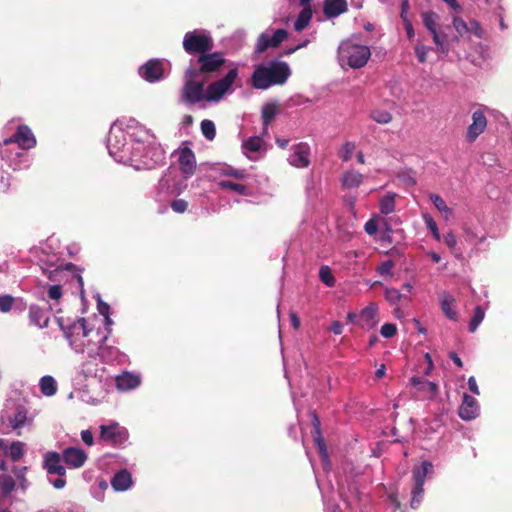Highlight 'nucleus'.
Returning a JSON list of instances; mask_svg holds the SVG:
<instances>
[{"mask_svg": "<svg viewBox=\"0 0 512 512\" xmlns=\"http://www.w3.org/2000/svg\"><path fill=\"white\" fill-rule=\"evenodd\" d=\"M238 76V69L233 68L221 79L210 83L205 89L208 81H197L189 85H183L180 92L181 102L187 105H194L203 100L217 102L230 89Z\"/></svg>", "mask_w": 512, "mask_h": 512, "instance_id": "f257e3e1", "label": "nucleus"}, {"mask_svg": "<svg viewBox=\"0 0 512 512\" xmlns=\"http://www.w3.org/2000/svg\"><path fill=\"white\" fill-rule=\"evenodd\" d=\"M226 59L222 52H206L198 56L195 64H191L184 72L183 85L197 81H209L216 76L224 66Z\"/></svg>", "mask_w": 512, "mask_h": 512, "instance_id": "f03ea898", "label": "nucleus"}, {"mask_svg": "<svg viewBox=\"0 0 512 512\" xmlns=\"http://www.w3.org/2000/svg\"><path fill=\"white\" fill-rule=\"evenodd\" d=\"M291 75L289 65L283 61H271L268 65H258L251 77L256 89L265 90L273 85H283Z\"/></svg>", "mask_w": 512, "mask_h": 512, "instance_id": "7ed1b4c3", "label": "nucleus"}, {"mask_svg": "<svg viewBox=\"0 0 512 512\" xmlns=\"http://www.w3.org/2000/svg\"><path fill=\"white\" fill-rule=\"evenodd\" d=\"M183 49L189 55H203L214 47L211 35L206 31L193 30L184 35Z\"/></svg>", "mask_w": 512, "mask_h": 512, "instance_id": "20e7f679", "label": "nucleus"}, {"mask_svg": "<svg viewBox=\"0 0 512 512\" xmlns=\"http://www.w3.org/2000/svg\"><path fill=\"white\" fill-rule=\"evenodd\" d=\"M341 54L348 59V65L352 68L364 67L370 56L371 52L367 46L346 43L340 48Z\"/></svg>", "mask_w": 512, "mask_h": 512, "instance_id": "39448f33", "label": "nucleus"}, {"mask_svg": "<svg viewBox=\"0 0 512 512\" xmlns=\"http://www.w3.org/2000/svg\"><path fill=\"white\" fill-rule=\"evenodd\" d=\"M433 472V465L429 461H423L421 466L413 468L414 487L412 489L411 507L416 508L415 504H419L421 496L424 492L423 486L427 475Z\"/></svg>", "mask_w": 512, "mask_h": 512, "instance_id": "423d86ee", "label": "nucleus"}, {"mask_svg": "<svg viewBox=\"0 0 512 512\" xmlns=\"http://www.w3.org/2000/svg\"><path fill=\"white\" fill-rule=\"evenodd\" d=\"M129 433L126 428L118 423L102 425L100 427V438L114 447H123L127 442Z\"/></svg>", "mask_w": 512, "mask_h": 512, "instance_id": "0eeeda50", "label": "nucleus"}, {"mask_svg": "<svg viewBox=\"0 0 512 512\" xmlns=\"http://www.w3.org/2000/svg\"><path fill=\"white\" fill-rule=\"evenodd\" d=\"M138 72L144 80L154 83L164 78V64L160 59H150L139 68Z\"/></svg>", "mask_w": 512, "mask_h": 512, "instance_id": "6e6552de", "label": "nucleus"}, {"mask_svg": "<svg viewBox=\"0 0 512 512\" xmlns=\"http://www.w3.org/2000/svg\"><path fill=\"white\" fill-rule=\"evenodd\" d=\"M16 143L21 149L28 150L36 145V138L27 125H20L13 136L4 140V144L8 145Z\"/></svg>", "mask_w": 512, "mask_h": 512, "instance_id": "1a4fd4ad", "label": "nucleus"}, {"mask_svg": "<svg viewBox=\"0 0 512 512\" xmlns=\"http://www.w3.org/2000/svg\"><path fill=\"white\" fill-rule=\"evenodd\" d=\"M287 37H288V32L285 29H278V30H276L271 37L266 35V34H264V33H262L258 37L256 51L258 53H263L268 48H276Z\"/></svg>", "mask_w": 512, "mask_h": 512, "instance_id": "9d476101", "label": "nucleus"}, {"mask_svg": "<svg viewBox=\"0 0 512 512\" xmlns=\"http://www.w3.org/2000/svg\"><path fill=\"white\" fill-rule=\"evenodd\" d=\"M179 168L184 178L188 179L194 175L196 171V157L192 149L184 147L179 151Z\"/></svg>", "mask_w": 512, "mask_h": 512, "instance_id": "9b49d317", "label": "nucleus"}, {"mask_svg": "<svg viewBox=\"0 0 512 512\" xmlns=\"http://www.w3.org/2000/svg\"><path fill=\"white\" fill-rule=\"evenodd\" d=\"M487 127V119L480 110L473 112L472 123L467 128L466 139L468 142H474Z\"/></svg>", "mask_w": 512, "mask_h": 512, "instance_id": "f8f14e48", "label": "nucleus"}, {"mask_svg": "<svg viewBox=\"0 0 512 512\" xmlns=\"http://www.w3.org/2000/svg\"><path fill=\"white\" fill-rule=\"evenodd\" d=\"M310 147L307 143H298L292 147V154L289 157L291 165L297 168H305L310 164Z\"/></svg>", "mask_w": 512, "mask_h": 512, "instance_id": "ddd939ff", "label": "nucleus"}, {"mask_svg": "<svg viewBox=\"0 0 512 512\" xmlns=\"http://www.w3.org/2000/svg\"><path fill=\"white\" fill-rule=\"evenodd\" d=\"M62 457L66 465L69 468L74 469L82 467L88 458L85 451L77 447H68L64 449Z\"/></svg>", "mask_w": 512, "mask_h": 512, "instance_id": "4468645a", "label": "nucleus"}, {"mask_svg": "<svg viewBox=\"0 0 512 512\" xmlns=\"http://www.w3.org/2000/svg\"><path fill=\"white\" fill-rule=\"evenodd\" d=\"M62 459V455L58 452H48L44 457V468L47 473L64 476L66 474V469L61 464Z\"/></svg>", "mask_w": 512, "mask_h": 512, "instance_id": "2eb2a0df", "label": "nucleus"}, {"mask_svg": "<svg viewBox=\"0 0 512 512\" xmlns=\"http://www.w3.org/2000/svg\"><path fill=\"white\" fill-rule=\"evenodd\" d=\"M458 414L461 419L466 421L474 419L478 414L477 400L465 393Z\"/></svg>", "mask_w": 512, "mask_h": 512, "instance_id": "dca6fc26", "label": "nucleus"}, {"mask_svg": "<svg viewBox=\"0 0 512 512\" xmlns=\"http://www.w3.org/2000/svg\"><path fill=\"white\" fill-rule=\"evenodd\" d=\"M377 313V306L374 303L369 304L360 312L359 325L367 330L374 328L379 322Z\"/></svg>", "mask_w": 512, "mask_h": 512, "instance_id": "f3484780", "label": "nucleus"}, {"mask_svg": "<svg viewBox=\"0 0 512 512\" xmlns=\"http://www.w3.org/2000/svg\"><path fill=\"white\" fill-rule=\"evenodd\" d=\"M311 1L312 0H299V5L302 7V10L294 23V29L297 32L304 30L312 19L313 11L310 5Z\"/></svg>", "mask_w": 512, "mask_h": 512, "instance_id": "a211bd4d", "label": "nucleus"}, {"mask_svg": "<svg viewBox=\"0 0 512 512\" xmlns=\"http://www.w3.org/2000/svg\"><path fill=\"white\" fill-rule=\"evenodd\" d=\"M348 4L346 0H324L323 13L326 18H336L347 12Z\"/></svg>", "mask_w": 512, "mask_h": 512, "instance_id": "6ab92c4d", "label": "nucleus"}, {"mask_svg": "<svg viewBox=\"0 0 512 512\" xmlns=\"http://www.w3.org/2000/svg\"><path fill=\"white\" fill-rule=\"evenodd\" d=\"M455 303H456V300L451 294H449L447 292H444L442 294V298H441V302H440L441 310L448 319L453 320V321H457V319H458V312L456 310Z\"/></svg>", "mask_w": 512, "mask_h": 512, "instance_id": "aec40b11", "label": "nucleus"}, {"mask_svg": "<svg viewBox=\"0 0 512 512\" xmlns=\"http://www.w3.org/2000/svg\"><path fill=\"white\" fill-rule=\"evenodd\" d=\"M30 323L39 327L45 328L48 326L49 316L48 313L39 306L32 305L29 308Z\"/></svg>", "mask_w": 512, "mask_h": 512, "instance_id": "412c9836", "label": "nucleus"}, {"mask_svg": "<svg viewBox=\"0 0 512 512\" xmlns=\"http://www.w3.org/2000/svg\"><path fill=\"white\" fill-rule=\"evenodd\" d=\"M364 180V176L356 170L344 172L340 178L341 184L346 189L359 187Z\"/></svg>", "mask_w": 512, "mask_h": 512, "instance_id": "4be33fe9", "label": "nucleus"}, {"mask_svg": "<svg viewBox=\"0 0 512 512\" xmlns=\"http://www.w3.org/2000/svg\"><path fill=\"white\" fill-rule=\"evenodd\" d=\"M140 384V378L129 372L117 376L116 386L119 390L126 391L136 388Z\"/></svg>", "mask_w": 512, "mask_h": 512, "instance_id": "5701e85b", "label": "nucleus"}, {"mask_svg": "<svg viewBox=\"0 0 512 512\" xmlns=\"http://www.w3.org/2000/svg\"><path fill=\"white\" fill-rule=\"evenodd\" d=\"M131 484V474L127 470L117 472L111 480V485L116 491H125Z\"/></svg>", "mask_w": 512, "mask_h": 512, "instance_id": "b1692460", "label": "nucleus"}, {"mask_svg": "<svg viewBox=\"0 0 512 512\" xmlns=\"http://www.w3.org/2000/svg\"><path fill=\"white\" fill-rule=\"evenodd\" d=\"M62 320L59 319V323L61 329L64 331L66 338L70 339L74 334V330L80 329L82 331V337H87L90 333V330L87 328V321L85 318H78L70 327H64Z\"/></svg>", "mask_w": 512, "mask_h": 512, "instance_id": "393cba45", "label": "nucleus"}, {"mask_svg": "<svg viewBox=\"0 0 512 512\" xmlns=\"http://www.w3.org/2000/svg\"><path fill=\"white\" fill-rule=\"evenodd\" d=\"M16 488V481L11 475L0 474V499L7 498Z\"/></svg>", "mask_w": 512, "mask_h": 512, "instance_id": "a878e982", "label": "nucleus"}, {"mask_svg": "<svg viewBox=\"0 0 512 512\" xmlns=\"http://www.w3.org/2000/svg\"><path fill=\"white\" fill-rule=\"evenodd\" d=\"M278 112V105L274 102L266 103L262 107V120H263V126L264 129L267 130L268 126L270 125L271 121L274 119Z\"/></svg>", "mask_w": 512, "mask_h": 512, "instance_id": "bb28decb", "label": "nucleus"}, {"mask_svg": "<svg viewBox=\"0 0 512 512\" xmlns=\"http://www.w3.org/2000/svg\"><path fill=\"white\" fill-rule=\"evenodd\" d=\"M40 391L45 396H53L57 392V384L52 376H44L40 380Z\"/></svg>", "mask_w": 512, "mask_h": 512, "instance_id": "cd10ccee", "label": "nucleus"}, {"mask_svg": "<svg viewBox=\"0 0 512 512\" xmlns=\"http://www.w3.org/2000/svg\"><path fill=\"white\" fill-rule=\"evenodd\" d=\"M395 196L396 194L388 193L380 199L379 209L384 215H388L395 210Z\"/></svg>", "mask_w": 512, "mask_h": 512, "instance_id": "c85d7f7f", "label": "nucleus"}, {"mask_svg": "<svg viewBox=\"0 0 512 512\" xmlns=\"http://www.w3.org/2000/svg\"><path fill=\"white\" fill-rule=\"evenodd\" d=\"M422 21L426 29L432 34L437 29V20L439 18L438 14L433 11H426L421 14Z\"/></svg>", "mask_w": 512, "mask_h": 512, "instance_id": "c756f323", "label": "nucleus"}, {"mask_svg": "<svg viewBox=\"0 0 512 512\" xmlns=\"http://www.w3.org/2000/svg\"><path fill=\"white\" fill-rule=\"evenodd\" d=\"M27 420V412L23 407H18L16 413L9 418L11 427L15 430L21 428Z\"/></svg>", "mask_w": 512, "mask_h": 512, "instance_id": "7c9ffc66", "label": "nucleus"}, {"mask_svg": "<svg viewBox=\"0 0 512 512\" xmlns=\"http://www.w3.org/2000/svg\"><path fill=\"white\" fill-rule=\"evenodd\" d=\"M432 38L438 48V51L442 54L447 55L450 51V48L447 44V35L445 33L436 31L432 33Z\"/></svg>", "mask_w": 512, "mask_h": 512, "instance_id": "2f4dec72", "label": "nucleus"}, {"mask_svg": "<svg viewBox=\"0 0 512 512\" xmlns=\"http://www.w3.org/2000/svg\"><path fill=\"white\" fill-rule=\"evenodd\" d=\"M430 199L437 210L441 212L446 218H449L452 215V209L447 206L445 201L438 194H431Z\"/></svg>", "mask_w": 512, "mask_h": 512, "instance_id": "473e14b6", "label": "nucleus"}, {"mask_svg": "<svg viewBox=\"0 0 512 512\" xmlns=\"http://www.w3.org/2000/svg\"><path fill=\"white\" fill-rule=\"evenodd\" d=\"M370 117L379 124H388L392 121V114L386 110L375 109L370 113Z\"/></svg>", "mask_w": 512, "mask_h": 512, "instance_id": "72a5a7b5", "label": "nucleus"}, {"mask_svg": "<svg viewBox=\"0 0 512 512\" xmlns=\"http://www.w3.org/2000/svg\"><path fill=\"white\" fill-rule=\"evenodd\" d=\"M201 131L206 139L212 141L216 136V127L213 121L205 119L201 122Z\"/></svg>", "mask_w": 512, "mask_h": 512, "instance_id": "f704fd0d", "label": "nucleus"}, {"mask_svg": "<svg viewBox=\"0 0 512 512\" xmlns=\"http://www.w3.org/2000/svg\"><path fill=\"white\" fill-rule=\"evenodd\" d=\"M12 472L16 476V478L19 482V487L22 490L27 489V487L29 485V482L26 478L27 467L26 466H23V467L15 466V467H13Z\"/></svg>", "mask_w": 512, "mask_h": 512, "instance_id": "c9c22d12", "label": "nucleus"}, {"mask_svg": "<svg viewBox=\"0 0 512 512\" xmlns=\"http://www.w3.org/2000/svg\"><path fill=\"white\" fill-rule=\"evenodd\" d=\"M484 316H485V312L482 309V307L481 306H476L475 309H474L473 317H472V319L470 321V324H469L470 332L473 333V332L476 331V329L479 326V324L483 321Z\"/></svg>", "mask_w": 512, "mask_h": 512, "instance_id": "e433bc0d", "label": "nucleus"}, {"mask_svg": "<svg viewBox=\"0 0 512 512\" xmlns=\"http://www.w3.org/2000/svg\"><path fill=\"white\" fill-rule=\"evenodd\" d=\"M319 278L328 287H333L335 285V278L328 266H322L320 268Z\"/></svg>", "mask_w": 512, "mask_h": 512, "instance_id": "4c0bfd02", "label": "nucleus"}, {"mask_svg": "<svg viewBox=\"0 0 512 512\" xmlns=\"http://www.w3.org/2000/svg\"><path fill=\"white\" fill-rule=\"evenodd\" d=\"M385 298L391 304H397L402 299H408V296L403 295L395 288H387L385 290Z\"/></svg>", "mask_w": 512, "mask_h": 512, "instance_id": "58836bf2", "label": "nucleus"}, {"mask_svg": "<svg viewBox=\"0 0 512 512\" xmlns=\"http://www.w3.org/2000/svg\"><path fill=\"white\" fill-rule=\"evenodd\" d=\"M418 391L425 392L426 393L425 396L429 399H432L437 395L438 388L434 382L424 380V382H422V386H420Z\"/></svg>", "mask_w": 512, "mask_h": 512, "instance_id": "ea45409f", "label": "nucleus"}, {"mask_svg": "<svg viewBox=\"0 0 512 512\" xmlns=\"http://www.w3.org/2000/svg\"><path fill=\"white\" fill-rule=\"evenodd\" d=\"M355 143L354 142H346L343 144L341 149L338 152L339 157L344 161L347 162L351 159L352 154L355 150Z\"/></svg>", "mask_w": 512, "mask_h": 512, "instance_id": "a19ab883", "label": "nucleus"}, {"mask_svg": "<svg viewBox=\"0 0 512 512\" xmlns=\"http://www.w3.org/2000/svg\"><path fill=\"white\" fill-rule=\"evenodd\" d=\"M262 144V139L260 137H250L243 143L244 149L251 151V152H257L260 150Z\"/></svg>", "mask_w": 512, "mask_h": 512, "instance_id": "79ce46f5", "label": "nucleus"}, {"mask_svg": "<svg viewBox=\"0 0 512 512\" xmlns=\"http://www.w3.org/2000/svg\"><path fill=\"white\" fill-rule=\"evenodd\" d=\"M15 299L10 294L0 295V312L7 313L11 310Z\"/></svg>", "mask_w": 512, "mask_h": 512, "instance_id": "37998d69", "label": "nucleus"}, {"mask_svg": "<svg viewBox=\"0 0 512 512\" xmlns=\"http://www.w3.org/2000/svg\"><path fill=\"white\" fill-rule=\"evenodd\" d=\"M220 186L224 189L233 190L239 194H245L247 187L243 184L235 183L228 180H223L220 182Z\"/></svg>", "mask_w": 512, "mask_h": 512, "instance_id": "c03bdc74", "label": "nucleus"}, {"mask_svg": "<svg viewBox=\"0 0 512 512\" xmlns=\"http://www.w3.org/2000/svg\"><path fill=\"white\" fill-rule=\"evenodd\" d=\"M23 452V444L21 442H13L9 449V455L13 461H18L22 458Z\"/></svg>", "mask_w": 512, "mask_h": 512, "instance_id": "a18cd8bd", "label": "nucleus"}, {"mask_svg": "<svg viewBox=\"0 0 512 512\" xmlns=\"http://www.w3.org/2000/svg\"><path fill=\"white\" fill-rule=\"evenodd\" d=\"M453 27L455 28L459 36L463 37L465 35H468V22H465L462 18L454 17Z\"/></svg>", "mask_w": 512, "mask_h": 512, "instance_id": "49530a36", "label": "nucleus"}, {"mask_svg": "<svg viewBox=\"0 0 512 512\" xmlns=\"http://www.w3.org/2000/svg\"><path fill=\"white\" fill-rule=\"evenodd\" d=\"M312 436H313L314 442L317 445V448L319 450L321 457L326 458L327 457V447H326L325 440L322 436V433L313 434Z\"/></svg>", "mask_w": 512, "mask_h": 512, "instance_id": "de8ad7c7", "label": "nucleus"}, {"mask_svg": "<svg viewBox=\"0 0 512 512\" xmlns=\"http://www.w3.org/2000/svg\"><path fill=\"white\" fill-rule=\"evenodd\" d=\"M170 206L175 213L182 214L187 211L189 204L184 199H175L171 202Z\"/></svg>", "mask_w": 512, "mask_h": 512, "instance_id": "09e8293b", "label": "nucleus"}, {"mask_svg": "<svg viewBox=\"0 0 512 512\" xmlns=\"http://www.w3.org/2000/svg\"><path fill=\"white\" fill-rule=\"evenodd\" d=\"M430 48L423 45L417 44L415 47V55L420 63H425L427 61V54Z\"/></svg>", "mask_w": 512, "mask_h": 512, "instance_id": "8fccbe9b", "label": "nucleus"}, {"mask_svg": "<svg viewBox=\"0 0 512 512\" xmlns=\"http://www.w3.org/2000/svg\"><path fill=\"white\" fill-rule=\"evenodd\" d=\"M424 219H425V223H426L427 227L432 232L434 239L437 241H440L441 236H440L436 222L430 216H425Z\"/></svg>", "mask_w": 512, "mask_h": 512, "instance_id": "3c124183", "label": "nucleus"}, {"mask_svg": "<svg viewBox=\"0 0 512 512\" xmlns=\"http://www.w3.org/2000/svg\"><path fill=\"white\" fill-rule=\"evenodd\" d=\"M380 333L384 338H391L397 333V327L393 323H385L382 325Z\"/></svg>", "mask_w": 512, "mask_h": 512, "instance_id": "603ef678", "label": "nucleus"}, {"mask_svg": "<svg viewBox=\"0 0 512 512\" xmlns=\"http://www.w3.org/2000/svg\"><path fill=\"white\" fill-rule=\"evenodd\" d=\"M395 266L394 262L392 260H387L381 263L377 267V272L381 275H392V269Z\"/></svg>", "mask_w": 512, "mask_h": 512, "instance_id": "864d4df0", "label": "nucleus"}, {"mask_svg": "<svg viewBox=\"0 0 512 512\" xmlns=\"http://www.w3.org/2000/svg\"><path fill=\"white\" fill-rule=\"evenodd\" d=\"M468 34H473L478 38L482 37V29L478 21L471 19L468 22Z\"/></svg>", "mask_w": 512, "mask_h": 512, "instance_id": "5fc2aeb1", "label": "nucleus"}, {"mask_svg": "<svg viewBox=\"0 0 512 512\" xmlns=\"http://www.w3.org/2000/svg\"><path fill=\"white\" fill-rule=\"evenodd\" d=\"M48 296L50 299H60L62 296V287L60 285L51 286L48 290Z\"/></svg>", "mask_w": 512, "mask_h": 512, "instance_id": "6e6d98bb", "label": "nucleus"}, {"mask_svg": "<svg viewBox=\"0 0 512 512\" xmlns=\"http://www.w3.org/2000/svg\"><path fill=\"white\" fill-rule=\"evenodd\" d=\"M311 422L313 427L312 435L321 433V422L316 412L311 413Z\"/></svg>", "mask_w": 512, "mask_h": 512, "instance_id": "4d7b16f0", "label": "nucleus"}, {"mask_svg": "<svg viewBox=\"0 0 512 512\" xmlns=\"http://www.w3.org/2000/svg\"><path fill=\"white\" fill-rule=\"evenodd\" d=\"M364 230L368 235L376 234L378 230V224L374 219H370L365 223Z\"/></svg>", "mask_w": 512, "mask_h": 512, "instance_id": "13d9d810", "label": "nucleus"}, {"mask_svg": "<svg viewBox=\"0 0 512 512\" xmlns=\"http://www.w3.org/2000/svg\"><path fill=\"white\" fill-rule=\"evenodd\" d=\"M444 243L450 248L454 249L457 244L456 236L453 232H448L444 235Z\"/></svg>", "mask_w": 512, "mask_h": 512, "instance_id": "bf43d9fd", "label": "nucleus"}, {"mask_svg": "<svg viewBox=\"0 0 512 512\" xmlns=\"http://www.w3.org/2000/svg\"><path fill=\"white\" fill-rule=\"evenodd\" d=\"M399 178L409 186H414L416 184V179L409 172L400 173Z\"/></svg>", "mask_w": 512, "mask_h": 512, "instance_id": "052dcab7", "label": "nucleus"}, {"mask_svg": "<svg viewBox=\"0 0 512 512\" xmlns=\"http://www.w3.org/2000/svg\"><path fill=\"white\" fill-rule=\"evenodd\" d=\"M81 439L88 446H91L94 443L93 434L90 430H83L81 432Z\"/></svg>", "mask_w": 512, "mask_h": 512, "instance_id": "680f3d73", "label": "nucleus"}, {"mask_svg": "<svg viewBox=\"0 0 512 512\" xmlns=\"http://www.w3.org/2000/svg\"><path fill=\"white\" fill-rule=\"evenodd\" d=\"M289 318H290L291 326L295 330H298L300 328V319H299L297 313L294 311H290Z\"/></svg>", "mask_w": 512, "mask_h": 512, "instance_id": "e2e57ef3", "label": "nucleus"}, {"mask_svg": "<svg viewBox=\"0 0 512 512\" xmlns=\"http://www.w3.org/2000/svg\"><path fill=\"white\" fill-rule=\"evenodd\" d=\"M109 309H110V307H109L108 304L102 302L101 300L98 302V311H99L100 314H102V315H104L106 317L107 321L110 320L109 317H108Z\"/></svg>", "mask_w": 512, "mask_h": 512, "instance_id": "0e129e2a", "label": "nucleus"}, {"mask_svg": "<svg viewBox=\"0 0 512 512\" xmlns=\"http://www.w3.org/2000/svg\"><path fill=\"white\" fill-rule=\"evenodd\" d=\"M468 388L469 390L478 395L480 392H479V388H478V385H477V382H476V379L471 376L469 379H468Z\"/></svg>", "mask_w": 512, "mask_h": 512, "instance_id": "69168bd1", "label": "nucleus"}, {"mask_svg": "<svg viewBox=\"0 0 512 512\" xmlns=\"http://www.w3.org/2000/svg\"><path fill=\"white\" fill-rule=\"evenodd\" d=\"M448 356L457 367L463 368V362L456 352L450 351Z\"/></svg>", "mask_w": 512, "mask_h": 512, "instance_id": "338daca9", "label": "nucleus"}, {"mask_svg": "<svg viewBox=\"0 0 512 512\" xmlns=\"http://www.w3.org/2000/svg\"><path fill=\"white\" fill-rule=\"evenodd\" d=\"M330 330L334 334L340 335L343 332V325L339 321H333Z\"/></svg>", "mask_w": 512, "mask_h": 512, "instance_id": "774afa93", "label": "nucleus"}]
</instances>
